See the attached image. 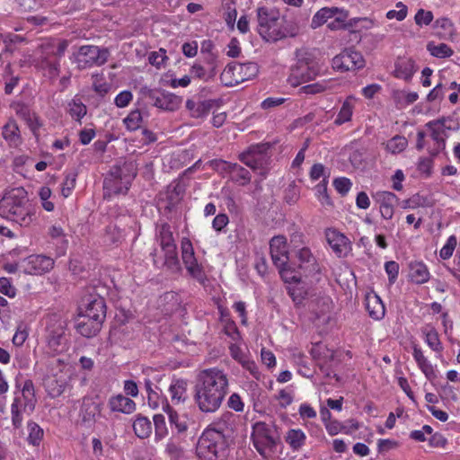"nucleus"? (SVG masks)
Here are the masks:
<instances>
[{"label": "nucleus", "instance_id": "nucleus-1", "mask_svg": "<svg viewBox=\"0 0 460 460\" xmlns=\"http://www.w3.org/2000/svg\"><path fill=\"white\" fill-rule=\"evenodd\" d=\"M194 392V401L200 411H217L228 392L226 374L217 367L200 371L197 376Z\"/></svg>", "mask_w": 460, "mask_h": 460}, {"label": "nucleus", "instance_id": "nucleus-2", "mask_svg": "<svg viewBox=\"0 0 460 460\" xmlns=\"http://www.w3.org/2000/svg\"><path fill=\"white\" fill-rule=\"evenodd\" d=\"M0 217L22 227H30L36 220L35 209L23 188L6 191L0 199Z\"/></svg>", "mask_w": 460, "mask_h": 460}, {"label": "nucleus", "instance_id": "nucleus-3", "mask_svg": "<svg viewBox=\"0 0 460 460\" xmlns=\"http://www.w3.org/2000/svg\"><path fill=\"white\" fill-rule=\"evenodd\" d=\"M229 445L228 437L217 429H206L197 445V455L203 460H224Z\"/></svg>", "mask_w": 460, "mask_h": 460}, {"label": "nucleus", "instance_id": "nucleus-4", "mask_svg": "<svg viewBox=\"0 0 460 460\" xmlns=\"http://www.w3.org/2000/svg\"><path fill=\"white\" fill-rule=\"evenodd\" d=\"M43 324L48 348L56 353L66 351L69 346L66 320L60 314H50L44 318Z\"/></svg>", "mask_w": 460, "mask_h": 460}, {"label": "nucleus", "instance_id": "nucleus-5", "mask_svg": "<svg viewBox=\"0 0 460 460\" xmlns=\"http://www.w3.org/2000/svg\"><path fill=\"white\" fill-rule=\"evenodd\" d=\"M296 58V62L291 66L290 75L288 78V82L293 87L314 79L320 72L317 60L314 54L307 49H297Z\"/></svg>", "mask_w": 460, "mask_h": 460}, {"label": "nucleus", "instance_id": "nucleus-6", "mask_svg": "<svg viewBox=\"0 0 460 460\" xmlns=\"http://www.w3.org/2000/svg\"><path fill=\"white\" fill-rule=\"evenodd\" d=\"M16 387L21 391L19 394L15 393L11 405V414L13 428L19 429L22 426L23 414L30 415L34 411L36 398L34 385L31 379L25 380L22 387L16 380Z\"/></svg>", "mask_w": 460, "mask_h": 460}, {"label": "nucleus", "instance_id": "nucleus-7", "mask_svg": "<svg viewBox=\"0 0 460 460\" xmlns=\"http://www.w3.org/2000/svg\"><path fill=\"white\" fill-rule=\"evenodd\" d=\"M136 175V168L132 163L115 164L105 177L103 188L114 194H126Z\"/></svg>", "mask_w": 460, "mask_h": 460}, {"label": "nucleus", "instance_id": "nucleus-8", "mask_svg": "<svg viewBox=\"0 0 460 460\" xmlns=\"http://www.w3.org/2000/svg\"><path fill=\"white\" fill-rule=\"evenodd\" d=\"M279 12L274 8L259 7L257 9V31L265 41H278L287 37L279 26Z\"/></svg>", "mask_w": 460, "mask_h": 460}, {"label": "nucleus", "instance_id": "nucleus-9", "mask_svg": "<svg viewBox=\"0 0 460 460\" xmlns=\"http://www.w3.org/2000/svg\"><path fill=\"white\" fill-rule=\"evenodd\" d=\"M252 439L258 453L268 459L275 452L279 441L276 427L263 421L254 423Z\"/></svg>", "mask_w": 460, "mask_h": 460}, {"label": "nucleus", "instance_id": "nucleus-10", "mask_svg": "<svg viewBox=\"0 0 460 460\" xmlns=\"http://www.w3.org/2000/svg\"><path fill=\"white\" fill-rule=\"evenodd\" d=\"M258 73L259 66L255 62H231L226 65L221 73L220 81L225 86L232 87L254 78Z\"/></svg>", "mask_w": 460, "mask_h": 460}, {"label": "nucleus", "instance_id": "nucleus-11", "mask_svg": "<svg viewBox=\"0 0 460 460\" xmlns=\"http://www.w3.org/2000/svg\"><path fill=\"white\" fill-rule=\"evenodd\" d=\"M140 93L149 103L158 109L167 111L178 110L182 102L181 97L161 89L142 87Z\"/></svg>", "mask_w": 460, "mask_h": 460}, {"label": "nucleus", "instance_id": "nucleus-12", "mask_svg": "<svg viewBox=\"0 0 460 460\" xmlns=\"http://www.w3.org/2000/svg\"><path fill=\"white\" fill-rule=\"evenodd\" d=\"M270 250L274 265L279 270L280 274L286 281L290 279L295 282H299L300 277H296V275L292 277L287 276L288 273L291 271L287 267L289 259L286 238L282 235L274 236L270 242Z\"/></svg>", "mask_w": 460, "mask_h": 460}, {"label": "nucleus", "instance_id": "nucleus-13", "mask_svg": "<svg viewBox=\"0 0 460 460\" xmlns=\"http://www.w3.org/2000/svg\"><path fill=\"white\" fill-rule=\"evenodd\" d=\"M270 149L269 143L252 145L246 151L239 155V160L253 171L262 169L270 159Z\"/></svg>", "mask_w": 460, "mask_h": 460}, {"label": "nucleus", "instance_id": "nucleus-14", "mask_svg": "<svg viewBox=\"0 0 460 460\" xmlns=\"http://www.w3.org/2000/svg\"><path fill=\"white\" fill-rule=\"evenodd\" d=\"M109 51L96 46H82L76 56V64L83 70L93 66H102L107 62Z\"/></svg>", "mask_w": 460, "mask_h": 460}, {"label": "nucleus", "instance_id": "nucleus-15", "mask_svg": "<svg viewBox=\"0 0 460 460\" xmlns=\"http://www.w3.org/2000/svg\"><path fill=\"white\" fill-rule=\"evenodd\" d=\"M365 65L366 62L362 54L352 48L345 49L332 60L333 69L341 72L358 70L363 68Z\"/></svg>", "mask_w": 460, "mask_h": 460}, {"label": "nucleus", "instance_id": "nucleus-16", "mask_svg": "<svg viewBox=\"0 0 460 460\" xmlns=\"http://www.w3.org/2000/svg\"><path fill=\"white\" fill-rule=\"evenodd\" d=\"M181 260L187 271L192 278L203 283L206 279V275L202 266L198 263L191 242L188 238H183L181 240Z\"/></svg>", "mask_w": 460, "mask_h": 460}, {"label": "nucleus", "instance_id": "nucleus-17", "mask_svg": "<svg viewBox=\"0 0 460 460\" xmlns=\"http://www.w3.org/2000/svg\"><path fill=\"white\" fill-rule=\"evenodd\" d=\"M218 63L217 54H208L206 57L201 58L199 62L194 63L190 68V74L196 78L208 82L217 75Z\"/></svg>", "mask_w": 460, "mask_h": 460}, {"label": "nucleus", "instance_id": "nucleus-18", "mask_svg": "<svg viewBox=\"0 0 460 460\" xmlns=\"http://www.w3.org/2000/svg\"><path fill=\"white\" fill-rule=\"evenodd\" d=\"M98 396H84L82 399V404L78 415V422L81 426L87 429L93 427L96 422V418L101 414V403L97 401Z\"/></svg>", "mask_w": 460, "mask_h": 460}, {"label": "nucleus", "instance_id": "nucleus-19", "mask_svg": "<svg viewBox=\"0 0 460 460\" xmlns=\"http://www.w3.org/2000/svg\"><path fill=\"white\" fill-rule=\"evenodd\" d=\"M54 266V260L41 254H32L22 260V267L26 274L41 275Z\"/></svg>", "mask_w": 460, "mask_h": 460}, {"label": "nucleus", "instance_id": "nucleus-20", "mask_svg": "<svg viewBox=\"0 0 460 460\" xmlns=\"http://www.w3.org/2000/svg\"><path fill=\"white\" fill-rule=\"evenodd\" d=\"M325 235L332 252L339 258L346 257L351 251V243L343 234L335 229H328Z\"/></svg>", "mask_w": 460, "mask_h": 460}, {"label": "nucleus", "instance_id": "nucleus-21", "mask_svg": "<svg viewBox=\"0 0 460 460\" xmlns=\"http://www.w3.org/2000/svg\"><path fill=\"white\" fill-rule=\"evenodd\" d=\"M102 322L97 319H92L87 315L79 314L75 323V330L78 333L85 338H92L98 334L102 329Z\"/></svg>", "mask_w": 460, "mask_h": 460}, {"label": "nucleus", "instance_id": "nucleus-22", "mask_svg": "<svg viewBox=\"0 0 460 460\" xmlns=\"http://www.w3.org/2000/svg\"><path fill=\"white\" fill-rule=\"evenodd\" d=\"M85 300L84 314L103 323L106 317V305L103 297L100 296H90Z\"/></svg>", "mask_w": 460, "mask_h": 460}, {"label": "nucleus", "instance_id": "nucleus-23", "mask_svg": "<svg viewBox=\"0 0 460 460\" xmlns=\"http://www.w3.org/2000/svg\"><path fill=\"white\" fill-rule=\"evenodd\" d=\"M298 268L303 270L305 276L320 271L315 257L307 247H303L296 252Z\"/></svg>", "mask_w": 460, "mask_h": 460}, {"label": "nucleus", "instance_id": "nucleus-24", "mask_svg": "<svg viewBox=\"0 0 460 460\" xmlns=\"http://www.w3.org/2000/svg\"><path fill=\"white\" fill-rule=\"evenodd\" d=\"M444 122H446V118L431 120L426 124V127L431 131V138L436 142V147L429 151L430 156H437L446 147V140L443 137L444 129L437 128L438 125H444Z\"/></svg>", "mask_w": 460, "mask_h": 460}, {"label": "nucleus", "instance_id": "nucleus-25", "mask_svg": "<svg viewBox=\"0 0 460 460\" xmlns=\"http://www.w3.org/2000/svg\"><path fill=\"white\" fill-rule=\"evenodd\" d=\"M219 100H205L202 102H196L192 100L186 102V108L190 111V116L196 119L204 118L208 115L210 111L218 105Z\"/></svg>", "mask_w": 460, "mask_h": 460}, {"label": "nucleus", "instance_id": "nucleus-26", "mask_svg": "<svg viewBox=\"0 0 460 460\" xmlns=\"http://www.w3.org/2000/svg\"><path fill=\"white\" fill-rule=\"evenodd\" d=\"M162 409L168 415L171 426H174L178 433H184L188 429L186 416L179 415L167 400L162 401Z\"/></svg>", "mask_w": 460, "mask_h": 460}, {"label": "nucleus", "instance_id": "nucleus-27", "mask_svg": "<svg viewBox=\"0 0 460 460\" xmlns=\"http://www.w3.org/2000/svg\"><path fill=\"white\" fill-rule=\"evenodd\" d=\"M108 404L111 411H118L125 414H130L136 410V402L132 399L122 394L111 397Z\"/></svg>", "mask_w": 460, "mask_h": 460}, {"label": "nucleus", "instance_id": "nucleus-28", "mask_svg": "<svg viewBox=\"0 0 460 460\" xmlns=\"http://www.w3.org/2000/svg\"><path fill=\"white\" fill-rule=\"evenodd\" d=\"M394 67V75L406 81H410L416 71L415 62L410 58H399Z\"/></svg>", "mask_w": 460, "mask_h": 460}, {"label": "nucleus", "instance_id": "nucleus-29", "mask_svg": "<svg viewBox=\"0 0 460 460\" xmlns=\"http://www.w3.org/2000/svg\"><path fill=\"white\" fill-rule=\"evenodd\" d=\"M413 358L421 370V372L425 375V376L429 380H433L436 378V373L433 366L429 363L428 358L424 356L423 351L417 345L413 346Z\"/></svg>", "mask_w": 460, "mask_h": 460}, {"label": "nucleus", "instance_id": "nucleus-30", "mask_svg": "<svg viewBox=\"0 0 460 460\" xmlns=\"http://www.w3.org/2000/svg\"><path fill=\"white\" fill-rule=\"evenodd\" d=\"M156 238L163 250L176 247L171 226L167 223L161 224L156 229Z\"/></svg>", "mask_w": 460, "mask_h": 460}, {"label": "nucleus", "instance_id": "nucleus-31", "mask_svg": "<svg viewBox=\"0 0 460 460\" xmlns=\"http://www.w3.org/2000/svg\"><path fill=\"white\" fill-rule=\"evenodd\" d=\"M409 277L416 284H423L429 279V272L427 266L420 261L410 263Z\"/></svg>", "mask_w": 460, "mask_h": 460}, {"label": "nucleus", "instance_id": "nucleus-32", "mask_svg": "<svg viewBox=\"0 0 460 460\" xmlns=\"http://www.w3.org/2000/svg\"><path fill=\"white\" fill-rule=\"evenodd\" d=\"M366 308L369 316L375 320H381L385 316V305L377 295L367 297Z\"/></svg>", "mask_w": 460, "mask_h": 460}, {"label": "nucleus", "instance_id": "nucleus-33", "mask_svg": "<svg viewBox=\"0 0 460 460\" xmlns=\"http://www.w3.org/2000/svg\"><path fill=\"white\" fill-rule=\"evenodd\" d=\"M306 436L300 429H289L286 436L285 440L294 451L299 450L305 443Z\"/></svg>", "mask_w": 460, "mask_h": 460}, {"label": "nucleus", "instance_id": "nucleus-34", "mask_svg": "<svg viewBox=\"0 0 460 460\" xmlns=\"http://www.w3.org/2000/svg\"><path fill=\"white\" fill-rule=\"evenodd\" d=\"M169 392L172 402H180L185 401L187 397V381L184 379L173 380L170 385Z\"/></svg>", "mask_w": 460, "mask_h": 460}, {"label": "nucleus", "instance_id": "nucleus-35", "mask_svg": "<svg viewBox=\"0 0 460 460\" xmlns=\"http://www.w3.org/2000/svg\"><path fill=\"white\" fill-rule=\"evenodd\" d=\"M3 137L10 145L16 146L20 141V130L15 120L10 119L2 128Z\"/></svg>", "mask_w": 460, "mask_h": 460}, {"label": "nucleus", "instance_id": "nucleus-36", "mask_svg": "<svg viewBox=\"0 0 460 460\" xmlns=\"http://www.w3.org/2000/svg\"><path fill=\"white\" fill-rule=\"evenodd\" d=\"M338 12V7H323L321 8L314 16L311 22L313 29L319 28L326 23L329 19H332L335 13Z\"/></svg>", "mask_w": 460, "mask_h": 460}, {"label": "nucleus", "instance_id": "nucleus-37", "mask_svg": "<svg viewBox=\"0 0 460 460\" xmlns=\"http://www.w3.org/2000/svg\"><path fill=\"white\" fill-rule=\"evenodd\" d=\"M135 434L140 438H146L152 433V423L144 416H137L133 423Z\"/></svg>", "mask_w": 460, "mask_h": 460}, {"label": "nucleus", "instance_id": "nucleus-38", "mask_svg": "<svg viewBox=\"0 0 460 460\" xmlns=\"http://www.w3.org/2000/svg\"><path fill=\"white\" fill-rule=\"evenodd\" d=\"M353 101L354 98L352 96H349L345 102H343L335 120L334 123L338 126L344 124L345 122H348L351 119L352 113H353Z\"/></svg>", "mask_w": 460, "mask_h": 460}, {"label": "nucleus", "instance_id": "nucleus-39", "mask_svg": "<svg viewBox=\"0 0 460 460\" xmlns=\"http://www.w3.org/2000/svg\"><path fill=\"white\" fill-rule=\"evenodd\" d=\"M40 66L47 71L49 79L54 80L59 75L60 64L58 59L52 60L49 56H43L40 58Z\"/></svg>", "mask_w": 460, "mask_h": 460}, {"label": "nucleus", "instance_id": "nucleus-40", "mask_svg": "<svg viewBox=\"0 0 460 460\" xmlns=\"http://www.w3.org/2000/svg\"><path fill=\"white\" fill-rule=\"evenodd\" d=\"M433 26L442 38L447 39L455 35L454 24L448 18L442 17L436 20Z\"/></svg>", "mask_w": 460, "mask_h": 460}, {"label": "nucleus", "instance_id": "nucleus-41", "mask_svg": "<svg viewBox=\"0 0 460 460\" xmlns=\"http://www.w3.org/2000/svg\"><path fill=\"white\" fill-rule=\"evenodd\" d=\"M232 173L231 179L233 181L244 186L251 181V173L244 167L239 165L238 164H234L231 169Z\"/></svg>", "mask_w": 460, "mask_h": 460}, {"label": "nucleus", "instance_id": "nucleus-42", "mask_svg": "<svg viewBox=\"0 0 460 460\" xmlns=\"http://www.w3.org/2000/svg\"><path fill=\"white\" fill-rule=\"evenodd\" d=\"M164 254V266L166 267L172 273H176L181 270L180 261L178 259L176 247L163 250Z\"/></svg>", "mask_w": 460, "mask_h": 460}, {"label": "nucleus", "instance_id": "nucleus-43", "mask_svg": "<svg viewBox=\"0 0 460 460\" xmlns=\"http://www.w3.org/2000/svg\"><path fill=\"white\" fill-rule=\"evenodd\" d=\"M426 337V342L429 347L436 352H441L443 349L442 344L438 338V332L433 327H426L422 330Z\"/></svg>", "mask_w": 460, "mask_h": 460}, {"label": "nucleus", "instance_id": "nucleus-44", "mask_svg": "<svg viewBox=\"0 0 460 460\" xmlns=\"http://www.w3.org/2000/svg\"><path fill=\"white\" fill-rule=\"evenodd\" d=\"M427 49L431 56L438 58H449L454 53L453 49L446 43L435 45L433 42H429L427 44Z\"/></svg>", "mask_w": 460, "mask_h": 460}, {"label": "nucleus", "instance_id": "nucleus-45", "mask_svg": "<svg viewBox=\"0 0 460 460\" xmlns=\"http://www.w3.org/2000/svg\"><path fill=\"white\" fill-rule=\"evenodd\" d=\"M103 239L108 244H118L121 243L123 234L116 225H109L106 226Z\"/></svg>", "mask_w": 460, "mask_h": 460}, {"label": "nucleus", "instance_id": "nucleus-46", "mask_svg": "<svg viewBox=\"0 0 460 460\" xmlns=\"http://www.w3.org/2000/svg\"><path fill=\"white\" fill-rule=\"evenodd\" d=\"M332 18L333 20L327 24L331 31L345 30V21L349 18V12L338 8V12L335 13Z\"/></svg>", "mask_w": 460, "mask_h": 460}, {"label": "nucleus", "instance_id": "nucleus-47", "mask_svg": "<svg viewBox=\"0 0 460 460\" xmlns=\"http://www.w3.org/2000/svg\"><path fill=\"white\" fill-rule=\"evenodd\" d=\"M86 111V106L79 99H73L68 103V113L77 121H80L85 116Z\"/></svg>", "mask_w": 460, "mask_h": 460}, {"label": "nucleus", "instance_id": "nucleus-48", "mask_svg": "<svg viewBox=\"0 0 460 460\" xmlns=\"http://www.w3.org/2000/svg\"><path fill=\"white\" fill-rule=\"evenodd\" d=\"M28 442L32 446H39L43 438L44 431L43 429L33 421H30L28 423Z\"/></svg>", "mask_w": 460, "mask_h": 460}, {"label": "nucleus", "instance_id": "nucleus-49", "mask_svg": "<svg viewBox=\"0 0 460 460\" xmlns=\"http://www.w3.org/2000/svg\"><path fill=\"white\" fill-rule=\"evenodd\" d=\"M22 115L33 135L38 137V131L42 127V122L40 117L35 113H31L29 111H22Z\"/></svg>", "mask_w": 460, "mask_h": 460}, {"label": "nucleus", "instance_id": "nucleus-50", "mask_svg": "<svg viewBox=\"0 0 460 460\" xmlns=\"http://www.w3.org/2000/svg\"><path fill=\"white\" fill-rule=\"evenodd\" d=\"M374 199L379 203V207L394 206L397 201L396 195L391 191H377Z\"/></svg>", "mask_w": 460, "mask_h": 460}, {"label": "nucleus", "instance_id": "nucleus-51", "mask_svg": "<svg viewBox=\"0 0 460 460\" xmlns=\"http://www.w3.org/2000/svg\"><path fill=\"white\" fill-rule=\"evenodd\" d=\"M142 115L139 110L132 111L125 119L124 123L129 130H137L140 128Z\"/></svg>", "mask_w": 460, "mask_h": 460}, {"label": "nucleus", "instance_id": "nucleus-52", "mask_svg": "<svg viewBox=\"0 0 460 460\" xmlns=\"http://www.w3.org/2000/svg\"><path fill=\"white\" fill-rule=\"evenodd\" d=\"M153 420L155 437L159 439L164 438L168 434L164 416L163 414H155Z\"/></svg>", "mask_w": 460, "mask_h": 460}, {"label": "nucleus", "instance_id": "nucleus-53", "mask_svg": "<svg viewBox=\"0 0 460 460\" xmlns=\"http://www.w3.org/2000/svg\"><path fill=\"white\" fill-rule=\"evenodd\" d=\"M407 144L408 141L406 137L395 136L388 142L387 147L394 154L401 153L406 148Z\"/></svg>", "mask_w": 460, "mask_h": 460}, {"label": "nucleus", "instance_id": "nucleus-54", "mask_svg": "<svg viewBox=\"0 0 460 460\" xmlns=\"http://www.w3.org/2000/svg\"><path fill=\"white\" fill-rule=\"evenodd\" d=\"M315 190L317 198L323 205L332 206V199L327 193V181L325 179L316 185Z\"/></svg>", "mask_w": 460, "mask_h": 460}, {"label": "nucleus", "instance_id": "nucleus-55", "mask_svg": "<svg viewBox=\"0 0 460 460\" xmlns=\"http://www.w3.org/2000/svg\"><path fill=\"white\" fill-rule=\"evenodd\" d=\"M76 174L69 172L66 175L65 180L62 183L61 194L63 197L67 198L71 194V190L75 186Z\"/></svg>", "mask_w": 460, "mask_h": 460}, {"label": "nucleus", "instance_id": "nucleus-56", "mask_svg": "<svg viewBox=\"0 0 460 460\" xmlns=\"http://www.w3.org/2000/svg\"><path fill=\"white\" fill-rule=\"evenodd\" d=\"M235 3L234 1H227L224 4V7L226 9V13L225 17V21L228 26L234 28V22L237 16V12L234 6Z\"/></svg>", "mask_w": 460, "mask_h": 460}, {"label": "nucleus", "instance_id": "nucleus-57", "mask_svg": "<svg viewBox=\"0 0 460 460\" xmlns=\"http://www.w3.org/2000/svg\"><path fill=\"white\" fill-rule=\"evenodd\" d=\"M456 243H457L456 237L455 235H450L448 237L446 244L440 250L439 256L443 260L449 259L453 254V252L456 246Z\"/></svg>", "mask_w": 460, "mask_h": 460}, {"label": "nucleus", "instance_id": "nucleus-58", "mask_svg": "<svg viewBox=\"0 0 460 460\" xmlns=\"http://www.w3.org/2000/svg\"><path fill=\"white\" fill-rule=\"evenodd\" d=\"M327 88H328L327 83L323 81V82H318L315 84L305 85L300 88L299 92L305 93V94H314V93H323L325 90H327Z\"/></svg>", "mask_w": 460, "mask_h": 460}, {"label": "nucleus", "instance_id": "nucleus-59", "mask_svg": "<svg viewBox=\"0 0 460 460\" xmlns=\"http://www.w3.org/2000/svg\"><path fill=\"white\" fill-rule=\"evenodd\" d=\"M406 203H409V207L411 208L418 207H430L432 205L430 199L428 197H424L420 194L412 196L406 200Z\"/></svg>", "mask_w": 460, "mask_h": 460}, {"label": "nucleus", "instance_id": "nucleus-60", "mask_svg": "<svg viewBox=\"0 0 460 460\" xmlns=\"http://www.w3.org/2000/svg\"><path fill=\"white\" fill-rule=\"evenodd\" d=\"M414 20L416 24L419 26L429 25L433 20V13L430 11L420 9L416 13Z\"/></svg>", "mask_w": 460, "mask_h": 460}, {"label": "nucleus", "instance_id": "nucleus-61", "mask_svg": "<svg viewBox=\"0 0 460 460\" xmlns=\"http://www.w3.org/2000/svg\"><path fill=\"white\" fill-rule=\"evenodd\" d=\"M335 190L342 196L346 195L351 188V181L349 179L345 177L336 178L333 181Z\"/></svg>", "mask_w": 460, "mask_h": 460}, {"label": "nucleus", "instance_id": "nucleus-62", "mask_svg": "<svg viewBox=\"0 0 460 460\" xmlns=\"http://www.w3.org/2000/svg\"><path fill=\"white\" fill-rule=\"evenodd\" d=\"M396 7L398 10H390L386 13L387 19H394L395 18L398 21H402L405 19L407 15V6L403 4L402 2H399L396 4Z\"/></svg>", "mask_w": 460, "mask_h": 460}, {"label": "nucleus", "instance_id": "nucleus-63", "mask_svg": "<svg viewBox=\"0 0 460 460\" xmlns=\"http://www.w3.org/2000/svg\"><path fill=\"white\" fill-rule=\"evenodd\" d=\"M165 54L166 51L164 49H160L157 52H151L148 57L149 63L156 67H160L167 59Z\"/></svg>", "mask_w": 460, "mask_h": 460}, {"label": "nucleus", "instance_id": "nucleus-64", "mask_svg": "<svg viewBox=\"0 0 460 460\" xmlns=\"http://www.w3.org/2000/svg\"><path fill=\"white\" fill-rule=\"evenodd\" d=\"M234 164L221 159H213L209 161V166L219 172H230Z\"/></svg>", "mask_w": 460, "mask_h": 460}]
</instances>
